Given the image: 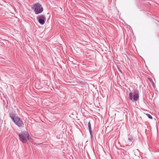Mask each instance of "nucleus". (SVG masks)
Here are the masks:
<instances>
[{
  "mask_svg": "<svg viewBox=\"0 0 159 159\" xmlns=\"http://www.w3.org/2000/svg\"><path fill=\"white\" fill-rule=\"evenodd\" d=\"M9 115L15 124L18 127H21L24 126L23 121L20 118L16 116L14 114L10 113Z\"/></svg>",
  "mask_w": 159,
  "mask_h": 159,
  "instance_id": "obj_1",
  "label": "nucleus"
},
{
  "mask_svg": "<svg viewBox=\"0 0 159 159\" xmlns=\"http://www.w3.org/2000/svg\"><path fill=\"white\" fill-rule=\"evenodd\" d=\"M32 9L36 14L40 13L43 11V8L41 5L38 3L34 4Z\"/></svg>",
  "mask_w": 159,
  "mask_h": 159,
  "instance_id": "obj_2",
  "label": "nucleus"
},
{
  "mask_svg": "<svg viewBox=\"0 0 159 159\" xmlns=\"http://www.w3.org/2000/svg\"><path fill=\"white\" fill-rule=\"evenodd\" d=\"M20 140L23 143H25L29 139V134L26 132H23L20 134H18Z\"/></svg>",
  "mask_w": 159,
  "mask_h": 159,
  "instance_id": "obj_3",
  "label": "nucleus"
},
{
  "mask_svg": "<svg viewBox=\"0 0 159 159\" xmlns=\"http://www.w3.org/2000/svg\"><path fill=\"white\" fill-rule=\"evenodd\" d=\"M128 139L129 140V143L132 144L133 142V137L131 135H129L128 136Z\"/></svg>",
  "mask_w": 159,
  "mask_h": 159,
  "instance_id": "obj_4",
  "label": "nucleus"
},
{
  "mask_svg": "<svg viewBox=\"0 0 159 159\" xmlns=\"http://www.w3.org/2000/svg\"><path fill=\"white\" fill-rule=\"evenodd\" d=\"M139 98V96L138 94L135 93L133 96V100L136 101H137Z\"/></svg>",
  "mask_w": 159,
  "mask_h": 159,
  "instance_id": "obj_5",
  "label": "nucleus"
},
{
  "mask_svg": "<svg viewBox=\"0 0 159 159\" xmlns=\"http://www.w3.org/2000/svg\"><path fill=\"white\" fill-rule=\"evenodd\" d=\"M88 127L89 128V131L90 134L91 136V137L92 136V134L91 132V124L90 123V121L89 122L88 124Z\"/></svg>",
  "mask_w": 159,
  "mask_h": 159,
  "instance_id": "obj_6",
  "label": "nucleus"
},
{
  "mask_svg": "<svg viewBox=\"0 0 159 159\" xmlns=\"http://www.w3.org/2000/svg\"><path fill=\"white\" fill-rule=\"evenodd\" d=\"M38 21L39 23L41 25H43L45 23V19H39Z\"/></svg>",
  "mask_w": 159,
  "mask_h": 159,
  "instance_id": "obj_7",
  "label": "nucleus"
},
{
  "mask_svg": "<svg viewBox=\"0 0 159 159\" xmlns=\"http://www.w3.org/2000/svg\"><path fill=\"white\" fill-rule=\"evenodd\" d=\"M37 19H46V17L44 15H40L37 17Z\"/></svg>",
  "mask_w": 159,
  "mask_h": 159,
  "instance_id": "obj_8",
  "label": "nucleus"
},
{
  "mask_svg": "<svg viewBox=\"0 0 159 159\" xmlns=\"http://www.w3.org/2000/svg\"><path fill=\"white\" fill-rule=\"evenodd\" d=\"M133 95L132 93H130L129 94V98L130 100H133Z\"/></svg>",
  "mask_w": 159,
  "mask_h": 159,
  "instance_id": "obj_9",
  "label": "nucleus"
},
{
  "mask_svg": "<svg viewBox=\"0 0 159 159\" xmlns=\"http://www.w3.org/2000/svg\"><path fill=\"white\" fill-rule=\"evenodd\" d=\"M146 115L150 119H152V116L148 114H146Z\"/></svg>",
  "mask_w": 159,
  "mask_h": 159,
  "instance_id": "obj_10",
  "label": "nucleus"
}]
</instances>
